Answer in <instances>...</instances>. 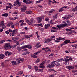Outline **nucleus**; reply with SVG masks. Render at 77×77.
<instances>
[{"label":"nucleus","instance_id":"obj_1","mask_svg":"<svg viewBox=\"0 0 77 77\" xmlns=\"http://www.w3.org/2000/svg\"><path fill=\"white\" fill-rule=\"evenodd\" d=\"M59 66L61 65L59 64L58 62L56 61H53V62L51 63V65L48 64L47 66V68H53L54 66Z\"/></svg>","mask_w":77,"mask_h":77},{"label":"nucleus","instance_id":"obj_2","mask_svg":"<svg viewBox=\"0 0 77 77\" xmlns=\"http://www.w3.org/2000/svg\"><path fill=\"white\" fill-rule=\"evenodd\" d=\"M63 23H65V24H61L59 25H57V28L59 30H61L62 28H64L65 27H68L69 26V24H66V22H63Z\"/></svg>","mask_w":77,"mask_h":77},{"label":"nucleus","instance_id":"obj_3","mask_svg":"<svg viewBox=\"0 0 77 77\" xmlns=\"http://www.w3.org/2000/svg\"><path fill=\"white\" fill-rule=\"evenodd\" d=\"M14 6H17L18 7H19V6H21V4L19 2V1L17 0L15 2H14Z\"/></svg>","mask_w":77,"mask_h":77},{"label":"nucleus","instance_id":"obj_4","mask_svg":"<svg viewBox=\"0 0 77 77\" xmlns=\"http://www.w3.org/2000/svg\"><path fill=\"white\" fill-rule=\"evenodd\" d=\"M10 47V43H6L5 44V46H4V48L6 50H8L9 48Z\"/></svg>","mask_w":77,"mask_h":77},{"label":"nucleus","instance_id":"obj_5","mask_svg":"<svg viewBox=\"0 0 77 77\" xmlns=\"http://www.w3.org/2000/svg\"><path fill=\"white\" fill-rule=\"evenodd\" d=\"M34 21H35L34 19H31V20H30L29 22L28 23V24H29V25L32 26V24L34 23Z\"/></svg>","mask_w":77,"mask_h":77},{"label":"nucleus","instance_id":"obj_6","mask_svg":"<svg viewBox=\"0 0 77 77\" xmlns=\"http://www.w3.org/2000/svg\"><path fill=\"white\" fill-rule=\"evenodd\" d=\"M27 9V7L26 6H23L22 8H21V11L22 12H25V10H26Z\"/></svg>","mask_w":77,"mask_h":77},{"label":"nucleus","instance_id":"obj_7","mask_svg":"<svg viewBox=\"0 0 77 77\" xmlns=\"http://www.w3.org/2000/svg\"><path fill=\"white\" fill-rule=\"evenodd\" d=\"M66 68H67V69H69V70L72 69H74V67L71 66H67L66 67Z\"/></svg>","mask_w":77,"mask_h":77},{"label":"nucleus","instance_id":"obj_8","mask_svg":"<svg viewBox=\"0 0 77 77\" xmlns=\"http://www.w3.org/2000/svg\"><path fill=\"white\" fill-rule=\"evenodd\" d=\"M5 54L6 56H7V55H8V56H11V55L12 54V53L7 51L5 53Z\"/></svg>","mask_w":77,"mask_h":77},{"label":"nucleus","instance_id":"obj_9","mask_svg":"<svg viewBox=\"0 0 77 77\" xmlns=\"http://www.w3.org/2000/svg\"><path fill=\"white\" fill-rule=\"evenodd\" d=\"M57 40H62V41H65V39L64 38H61L60 37H59V38H56Z\"/></svg>","mask_w":77,"mask_h":77},{"label":"nucleus","instance_id":"obj_10","mask_svg":"<svg viewBox=\"0 0 77 77\" xmlns=\"http://www.w3.org/2000/svg\"><path fill=\"white\" fill-rule=\"evenodd\" d=\"M5 57V55L3 54H0V59H3Z\"/></svg>","mask_w":77,"mask_h":77},{"label":"nucleus","instance_id":"obj_11","mask_svg":"<svg viewBox=\"0 0 77 77\" xmlns=\"http://www.w3.org/2000/svg\"><path fill=\"white\" fill-rule=\"evenodd\" d=\"M51 41V40H50V38H49L46 40L45 42H44V43H48V42H50V41Z\"/></svg>","mask_w":77,"mask_h":77},{"label":"nucleus","instance_id":"obj_12","mask_svg":"<svg viewBox=\"0 0 77 77\" xmlns=\"http://www.w3.org/2000/svg\"><path fill=\"white\" fill-rule=\"evenodd\" d=\"M70 42V40H66L64 42V43L65 44H67L68 43H69Z\"/></svg>","mask_w":77,"mask_h":77},{"label":"nucleus","instance_id":"obj_13","mask_svg":"<svg viewBox=\"0 0 77 77\" xmlns=\"http://www.w3.org/2000/svg\"><path fill=\"white\" fill-rule=\"evenodd\" d=\"M45 29H47V28L48 27H50V25L49 24H47V25L46 24H45Z\"/></svg>","mask_w":77,"mask_h":77},{"label":"nucleus","instance_id":"obj_14","mask_svg":"<svg viewBox=\"0 0 77 77\" xmlns=\"http://www.w3.org/2000/svg\"><path fill=\"white\" fill-rule=\"evenodd\" d=\"M25 48L26 47L27 48H29V49H31L32 48V46L29 45H25Z\"/></svg>","mask_w":77,"mask_h":77},{"label":"nucleus","instance_id":"obj_15","mask_svg":"<svg viewBox=\"0 0 77 77\" xmlns=\"http://www.w3.org/2000/svg\"><path fill=\"white\" fill-rule=\"evenodd\" d=\"M72 10L73 12H75L77 11V6H76L74 8L72 9Z\"/></svg>","mask_w":77,"mask_h":77},{"label":"nucleus","instance_id":"obj_16","mask_svg":"<svg viewBox=\"0 0 77 77\" xmlns=\"http://www.w3.org/2000/svg\"><path fill=\"white\" fill-rule=\"evenodd\" d=\"M2 15L3 17H8V14L7 13H5L2 14Z\"/></svg>","mask_w":77,"mask_h":77},{"label":"nucleus","instance_id":"obj_17","mask_svg":"<svg viewBox=\"0 0 77 77\" xmlns=\"http://www.w3.org/2000/svg\"><path fill=\"white\" fill-rule=\"evenodd\" d=\"M17 31V29L13 30V32L12 33V36H15V35H14V32H16Z\"/></svg>","mask_w":77,"mask_h":77},{"label":"nucleus","instance_id":"obj_18","mask_svg":"<svg viewBox=\"0 0 77 77\" xmlns=\"http://www.w3.org/2000/svg\"><path fill=\"white\" fill-rule=\"evenodd\" d=\"M48 48H49L48 47H46L45 48H42V50H45H45L46 52H47L48 51L47 49H48Z\"/></svg>","mask_w":77,"mask_h":77},{"label":"nucleus","instance_id":"obj_19","mask_svg":"<svg viewBox=\"0 0 77 77\" xmlns=\"http://www.w3.org/2000/svg\"><path fill=\"white\" fill-rule=\"evenodd\" d=\"M29 0H23L24 3H25L26 4H28L29 3Z\"/></svg>","mask_w":77,"mask_h":77},{"label":"nucleus","instance_id":"obj_20","mask_svg":"<svg viewBox=\"0 0 77 77\" xmlns=\"http://www.w3.org/2000/svg\"><path fill=\"white\" fill-rule=\"evenodd\" d=\"M10 26H11V28H14V25L13 24V23L11 22Z\"/></svg>","mask_w":77,"mask_h":77},{"label":"nucleus","instance_id":"obj_21","mask_svg":"<svg viewBox=\"0 0 77 77\" xmlns=\"http://www.w3.org/2000/svg\"><path fill=\"white\" fill-rule=\"evenodd\" d=\"M17 39V38L15 37H14L12 38V40L14 41H16Z\"/></svg>","mask_w":77,"mask_h":77},{"label":"nucleus","instance_id":"obj_22","mask_svg":"<svg viewBox=\"0 0 77 77\" xmlns=\"http://www.w3.org/2000/svg\"><path fill=\"white\" fill-rule=\"evenodd\" d=\"M12 63L13 65H17L16 64V61H12Z\"/></svg>","mask_w":77,"mask_h":77},{"label":"nucleus","instance_id":"obj_23","mask_svg":"<svg viewBox=\"0 0 77 77\" xmlns=\"http://www.w3.org/2000/svg\"><path fill=\"white\" fill-rule=\"evenodd\" d=\"M24 36L27 39H29V38H30V36H28V35H25Z\"/></svg>","mask_w":77,"mask_h":77},{"label":"nucleus","instance_id":"obj_24","mask_svg":"<svg viewBox=\"0 0 77 77\" xmlns=\"http://www.w3.org/2000/svg\"><path fill=\"white\" fill-rule=\"evenodd\" d=\"M69 51L70 52V53H74V51L73 50H71V49H69Z\"/></svg>","mask_w":77,"mask_h":77},{"label":"nucleus","instance_id":"obj_25","mask_svg":"<svg viewBox=\"0 0 77 77\" xmlns=\"http://www.w3.org/2000/svg\"><path fill=\"white\" fill-rule=\"evenodd\" d=\"M24 48H26L25 46H22V47L20 48H19V49H20V50H21L22 49H24Z\"/></svg>","mask_w":77,"mask_h":77},{"label":"nucleus","instance_id":"obj_26","mask_svg":"<svg viewBox=\"0 0 77 77\" xmlns=\"http://www.w3.org/2000/svg\"><path fill=\"white\" fill-rule=\"evenodd\" d=\"M2 29H5L6 27V26H5V24H2Z\"/></svg>","mask_w":77,"mask_h":77},{"label":"nucleus","instance_id":"obj_27","mask_svg":"<svg viewBox=\"0 0 77 77\" xmlns=\"http://www.w3.org/2000/svg\"><path fill=\"white\" fill-rule=\"evenodd\" d=\"M69 61V59H66L65 60V61L66 62V64H67V63H68V62Z\"/></svg>","mask_w":77,"mask_h":77},{"label":"nucleus","instance_id":"obj_28","mask_svg":"<svg viewBox=\"0 0 77 77\" xmlns=\"http://www.w3.org/2000/svg\"><path fill=\"white\" fill-rule=\"evenodd\" d=\"M32 12L31 11H27V13L28 14H32Z\"/></svg>","mask_w":77,"mask_h":77},{"label":"nucleus","instance_id":"obj_29","mask_svg":"<svg viewBox=\"0 0 77 77\" xmlns=\"http://www.w3.org/2000/svg\"><path fill=\"white\" fill-rule=\"evenodd\" d=\"M34 68L35 70V71H38V67L36 66H34Z\"/></svg>","mask_w":77,"mask_h":77},{"label":"nucleus","instance_id":"obj_30","mask_svg":"<svg viewBox=\"0 0 77 77\" xmlns=\"http://www.w3.org/2000/svg\"><path fill=\"white\" fill-rule=\"evenodd\" d=\"M17 62H18V63H21V62H20V58L17 59Z\"/></svg>","mask_w":77,"mask_h":77},{"label":"nucleus","instance_id":"obj_31","mask_svg":"<svg viewBox=\"0 0 77 77\" xmlns=\"http://www.w3.org/2000/svg\"><path fill=\"white\" fill-rule=\"evenodd\" d=\"M69 18V17H63L62 18H64V19H65V20H68Z\"/></svg>","mask_w":77,"mask_h":77},{"label":"nucleus","instance_id":"obj_32","mask_svg":"<svg viewBox=\"0 0 77 77\" xmlns=\"http://www.w3.org/2000/svg\"><path fill=\"white\" fill-rule=\"evenodd\" d=\"M5 42V40H2L0 41V44H2V43H3V42Z\"/></svg>","mask_w":77,"mask_h":77},{"label":"nucleus","instance_id":"obj_33","mask_svg":"<svg viewBox=\"0 0 77 77\" xmlns=\"http://www.w3.org/2000/svg\"><path fill=\"white\" fill-rule=\"evenodd\" d=\"M57 17V15H55L54 16H53V18H54V20L56 19Z\"/></svg>","mask_w":77,"mask_h":77},{"label":"nucleus","instance_id":"obj_34","mask_svg":"<svg viewBox=\"0 0 77 77\" xmlns=\"http://www.w3.org/2000/svg\"><path fill=\"white\" fill-rule=\"evenodd\" d=\"M40 68H45V66H44V65H41L39 66Z\"/></svg>","mask_w":77,"mask_h":77},{"label":"nucleus","instance_id":"obj_35","mask_svg":"<svg viewBox=\"0 0 77 77\" xmlns=\"http://www.w3.org/2000/svg\"><path fill=\"white\" fill-rule=\"evenodd\" d=\"M36 3H41V0L38 1L36 2Z\"/></svg>","mask_w":77,"mask_h":77},{"label":"nucleus","instance_id":"obj_36","mask_svg":"<svg viewBox=\"0 0 77 77\" xmlns=\"http://www.w3.org/2000/svg\"><path fill=\"white\" fill-rule=\"evenodd\" d=\"M6 8H7L5 9V10H8V9H9V8H11V6H6Z\"/></svg>","mask_w":77,"mask_h":77},{"label":"nucleus","instance_id":"obj_37","mask_svg":"<svg viewBox=\"0 0 77 77\" xmlns=\"http://www.w3.org/2000/svg\"><path fill=\"white\" fill-rule=\"evenodd\" d=\"M11 22H10L8 24H7V27H9V26H11Z\"/></svg>","mask_w":77,"mask_h":77},{"label":"nucleus","instance_id":"obj_38","mask_svg":"<svg viewBox=\"0 0 77 77\" xmlns=\"http://www.w3.org/2000/svg\"><path fill=\"white\" fill-rule=\"evenodd\" d=\"M38 25L39 26H40L41 27H43V25H42V24L41 23L38 24Z\"/></svg>","mask_w":77,"mask_h":77},{"label":"nucleus","instance_id":"obj_39","mask_svg":"<svg viewBox=\"0 0 77 77\" xmlns=\"http://www.w3.org/2000/svg\"><path fill=\"white\" fill-rule=\"evenodd\" d=\"M25 55H26V54H29L30 53L29 52H25Z\"/></svg>","mask_w":77,"mask_h":77},{"label":"nucleus","instance_id":"obj_40","mask_svg":"<svg viewBox=\"0 0 77 77\" xmlns=\"http://www.w3.org/2000/svg\"><path fill=\"white\" fill-rule=\"evenodd\" d=\"M53 11H54V9L52 10V11H49V13H52Z\"/></svg>","mask_w":77,"mask_h":77},{"label":"nucleus","instance_id":"obj_41","mask_svg":"<svg viewBox=\"0 0 77 77\" xmlns=\"http://www.w3.org/2000/svg\"><path fill=\"white\" fill-rule=\"evenodd\" d=\"M62 11H63V9L61 8L59 10V12H62Z\"/></svg>","mask_w":77,"mask_h":77},{"label":"nucleus","instance_id":"obj_42","mask_svg":"<svg viewBox=\"0 0 77 77\" xmlns=\"http://www.w3.org/2000/svg\"><path fill=\"white\" fill-rule=\"evenodd\" d=\"M51 32H57V31H56V30H53V29H51Z\"/></svg>","mask_w":77,"mask_h":77},{"label":"nucleus","instance_id":"obj_43","mask_svg":"<svg viewBox=\"0 0 77 77\" xmlns=\"http://www.w3.org/2000/svg\"><path fill=\"white\" fill-rule=\"evenodd\" d=\"M9 31H6L5 32V33H6V34H7V35H9Z\"/></svg>","mask_w":77,"mask_h":77},{"label":"nucleus","instance_id":"obj_44","mask_svg":"<svg viewBox=\"0 0 77 77\" xmlns=\"http://www.w3.org/2000/svg\"><path fill=\"white\" fill-rule=\"evenodd\" d=\"M20 61H21L22 62H23L24 61V58H20Z\"/></svg>","mask_w":77,"mask_h":77},{"label":"nucleus","instance_id":"obj_45","mask_svg":"<svg viewBox=\"0 0 77 77\" xmlns=\"http://www.w3.org/2000/svg\"><path fill=\"white\" fill-rule=\"evenodd\" d=\"M42 21V20H41V18H39L38 19V23H41V22Z\"/></svg>","mask_w":77,"mask_h":77},{"label":"nucleus","instance_id":"obj_46","mask_svg":"<svg viewBox=\"0 0 77 77\" xmlns=\"http://www.w3.org/2000/svg\"><path fill=\"white\" fill-rule=\"evenodd\" d=\"M38 52H37L36 53H34L33 54V55H35V56H36V55H38Z\"/></svg>","mask_w":77,"mask_h":77},{"label":"nucleus","instance_id":"obj_47","mask_svg":"<svg viewBox=\"0 0 77 77\" xmlns=\"http://www.w3.org/2000/svg\"><path fill=\"white\" fill-rule=\"evenodd\" d=\"M54 71L55 72H57L54 70V69H49V71H50V72H51V71Z\"/></svg>","mask_w":77,"mask_h":77},{"label":"nucleus","instance_id":"obj_48","mask_svg":"<svg viewBox=\"0 0 77 77\" xmlns=\"http://www.w3.org/2000/svg\"><path fill=\"white\" fill-rule=\"evenodd\" d=\"M26 25V23H22L21 24V26H24V25Z\"/></svg>","mask_w":77,"mask_h":77},{"label":"nucleus","instance_id":"obj_49","mask_svg":"<svg viewBox=\"0 0 77 77\" xmlns=\"http://www.w3.org/2000/svg\"><path fill=\"white\" fill-rule=\"evenodd\" d=\"M38 70L39 71H41L42 72H43V69H38Z\"/></svg>","mask_w":77,"mask_h":77},{"label":"nucleus","instance_id":"obj_50","mask_svg":"<svg viewBox=\"0 0 77 77\" xmlns=\"http://www.w3.org/2000/svg\"><path fill=\"white\" fill-rule=\"evenodd\" d=\"M50 60H48L47 61L46 63V65L47 64H48V63H50Z\"/></svg>","mask_w":77,"mask_h":77},{"label":"nucleus","instance_id":"obj_51","mask_svg":"<svg viewBox=\"0 0 77 77\" xmlns=\"http://www.w3.org/2000/svg\"><path fill=\"white\" fill-rule=\"evenodd\" d=\"M33 58H37V57H38V56H36L35 55H33Z\"/></svg>","mask_w":77,"mask_h":77},{"label":"nucleus","instance_id":"obj_52","mask_svg":"<svg viewBox=\"0 0 77 77\" xmlns=\"http://www.w3.org/2000/svg\"><path fill=\"white\" fill-rule=\"evenodd\" d=\"M72 72L75 73V72H77V70H73L72 71Z\"/></svg>","mask_w":77,"mask_h":77},{"label":"nucleus","instance_id":"obj_53","mask_svg":"<svg viewBox=\"0 0 77 77\" xmlns=\"http://www.w3.org/2000/svg\"><path fill=\"white\" fill-rule=\"evenodd\" d=\"M33 2L32 1H30V0H29V1H28V4H30L31 3H33Z\"/></svg>","mask_w":77,"mask_h":77},{"label":"nucleus","instance_id":"obj_54","mask_svg":"<svg viewBox=\"0 0 77 77\" xmlns=\"http://www.w3.org/2000/svg\"><path fill=\"white\" fill-rule=\"evenodd\" d=\"M62 60V59H58L57 60V61H58V62H61V60Z\"/></svg>","mask_w":77,"mask_h":77},{"label":"nucleus","instance_id":"obj_55","mask_svg":"<svg viewBox=\"0 0 77 77\" xmlns=\"http://www.w3.org/2000/svg\"><path fill=\"white\" fill-rule=\"evenodd\" d=\"M65 43L64 42L62 44H61L60 45L61 46V47H62L63 45H65Z\"/></svg>","mask_w":77,"mask_h":77},{"label":"nucleus","instance_id":"obj_56","mask_svg":"<svg viewBox=\"0 0 77 77\" xmlns=\"http://www.w3.org/2000/svg\"><path fill=\"white\" fill-rule=\"evenodd\" d=\"M49 20H50L49 19L46 18V19H45V21H49Z\"/></svg>","mask_w":77,"mask_h":77},{"label":"nucleus","instance_id":"obj_57","mask_svg":"<svg viewBox=\"0 0 77 77\" xmlns=\"http://www.w3.org/2000/svg\"><path fill=\"white\" fill-rule=\"evenodd\" d=\"M7 41H9V42H13V41L10 39L8 40H7Z\"/></svg>","mask_w":77,"mask_h":77},{"label":"nucleus","instance_id":"obj_58","mask_svg":"<svg viewBox=\"0 0 77 77\" xmlns=\"http://www.w3.org/2000/svg\"><path fill=\"white\" fill-rule=\"evenodd\" d=\"M32 24V25H33V26H37V24H35V22L33 23Z\"/></svg>","mask_w":77,"mask_h":77},{"label":"nucleus","instance_id":"obj_59","mask_svg":"<svg viewBox=\"0 0 77 77\" xmlns=\"http://www.w3.org/2000/svg\"><path fill=\"white\" fill-rule=\"evenodd\" d=\"M71 46H72V47L75 48H77V47L75 45H71Z\"/></svg>","mask_w":77,"mask_h":77},{"label":"nucleus","instance_id":"obj_60","mask_svg":"<svg viewBox=\"0 0 77 77\" xmlns=\"http://www.w3.org/2000/svg\"><path fill=\"white\" fill-rule=\"evenodd\" d=\"M8 31L9 32H10V33H12V32H13V31L12 30H11V29H9L8 30Z\"/></svg>","mask_w":77,"mask_h":77},{"label":"nucleus","instance_id":"obj_61","mask_svg":"<svg viewBox=\"0 0 77 77\" xmlns=\"http://www.w3.org/2000/svg\"><path fill=\"white\" fill-rule=\"evenodd\" d=\"M19 23H24V20H21L19 21Z\"/></svg>","mask_w":77,"mask_h":77},{"label":"nucleus","instance_id":"obj_62","mask_svg":"<svg viewBox=\"0 0 77 77\" xmlns=\"http://www.w3.org/2000/svg\"><path fill=\"white\" fill-rule=\"evenodd\" d=\"M1 65L2 66H4L5 65V64H4V63H2Z\"/></svg>","mask_w":77,"mask_h":77},{"label":"nucleus","instance_id":"obj_63","mask_svg":"<svg viewBox=\"0 0 77 77\" xmlns=\"http://www.w3.org/2000/svg\"><path fill=\"white\" fill-rule=\"evenodd\" d=\"M28 66L29 69H31V68H32V66Z\"/></svg>","mask_w":77,"mask_h":77},{"label":"nucleus","instance_id":"obj_64","mask_svg":"<svg viewBox=\"0 0 77 77\" xmlns=\"http://www.w3.org/2000/svg\"><path fill=\"white\" fill-rule=\"evenodd\" d=\"M9 4L10 5V6H11H11H12V4H11V3H9Z\"/></svg>","mask_w":77,"mask_h":77}]
</instances>
